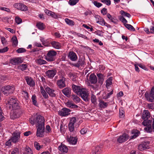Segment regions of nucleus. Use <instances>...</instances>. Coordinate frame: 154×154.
Here are the masks:
<instances>
[{
  "label": "nucleus",
  "mask_w": 154,
  "mask_h": 154,
  "mask_svg": "<svg viewBox=\"0 0 154 154\" xmlns=\"http://www.w3.org/2000/svg\"><path fill=\"white\" fill-rule=\"evenodd\" d=\"M57 52L53 50H49L48 51L45 56V59L48 61L52 62L55 60V56Z\"/></svg>",
  "instance_id": "f257e3e1"
},
{
  "label": "nucleus",
  "mask_w": 154,
  "mask_h": 154,
  "mask_svg": "<svg viewBox=\"0 0 154 154\" xmlns=\"http://www.w3.org/2000/svg\"><path fill=\"white\" fill-rule=\"evenodd\" d=\"M9 105V108L11 110H15L18 109L19 106L17 101L15 98H11L8 101Z\"/></svg>",
  "instance_id": "f03ea898"
},
{
  "label": "nucleus",
  "mask_w": 154,
  "mask_h": 154,
  "mask_svg": "<svg viewBox=\"0 0 154 154\" xmlns=\"http://www.w3.org/2000/svg\"><path fill=\"white\" fill-rule=\"evenodd\" d=\"M78 95H80L85 101L88 102L89 101V93L86 88H82Z\"/></svg>",
  "instance_id": "7ed1b4c3"
},
{
  "label": "nucleus",
  "mask_w": 154,
  "mask_h": 154,
  "mask_svg": "<svg viewBox=\"0 0 154 154\" xmlns=\"http://www.w3.org/2000/svg\"><path fill=\"white\" fill-rule=\"evenodd\" d=\"M146 100L148 102H152L154 101V87L151 89L150 93L146 92L145 94Z\"/></svg>",
  "instance_id": "20e7f679"
},
{
  "label": "nucleus",
  "mask_w": 154,
  "mask_h": 154,
  "mask_svg": "<svg viewBox=\"0 0 154 154\" xmlns=\"http://www.w3.org/2000/svg\"><path fill=\"white\" fill-rule=\"evenodd\" d=\"M15 90L14 86L7 85L3 87L2 89V92L4 94L7 95L10 93H13Z\"/></svg>",
  "instance_id": "39448f33"
},
{
  "label": "nucleus",
  "mask_w": 154,
  "mask_h": 154,
  "mask_svg": "<svg viewBox=\"0 0 154 154\" xmlns=\"http://www.w3.org/2000/svg\"><path fill=\"white\" fill-rule=\"evenodd\" d=\"M45 119L42 116L38 115L35 119V124L36 126L45 125Z\"/></svg>",
  "instance_id": "423d86ee"
},
{
  "label": "nucleus",
  "mask_w": 154,
  "mask_h": 154,
  "mask_svg": "<svg viewBox=\"0 0 154 154\" xmlns=\"http://www.w3.org/2000/svg\"><path fill=\"white\" fill-rule=\"evenodd\" d=\"M37 132L36 135L38 137H43L44 136V133L45 132V125L36 126Z\"/></svg>",
  "instance_id": "0eeeda50"
},
{
  "label": "nucleus",
  "mask_w": 154,
  "mask_h": 154,
  "mask_svg": "<svg viewBox=\"0 0 154 154\" xmlns=\"http://www.w3.org/2000/svg\"><path fill=\"white\" fill-rule=\"evenodd\" d=\"M14 7L18 10L23 11H25L28 10L27 7L24 4L22 3H16L14 5Z\"/></svg>",
  "instance_id": "6e6552de"
},
{
  "label": "nucleus",
  "mask_w": 154,
  "mask_h": 154,
  "mask_svg": "<svg viewBox=\"0 0 154 154\" xmlns=\"http://www.w3.org/2000/svg\"><path fill=\"white\" fill-rule=\"evenodd\" d=\"M149 143L150 142L149 141H144L138 146V149L141 151L148 149L149 148Z\"/></svg>",
  "instance_id": "1a4fd4ad"
},
{
  "label": "nucleus",
  "mask_w": 154,
  "mask_h": 154,
  "mask_svg": "<svg viewBox=\"0 0 154 154\" xmlns=\"http://www.w3.org/2000/svg\"><path fill=\"white\" fill-rule=\"evenodd\" d=\"M20 138V133L19 132L14 133L12 136L10 138L11 140V142L13 143H17L19 141Z\"/></svg>",
  "instance_id": "9d476101"
},
{
  "label": "nucleus",
  "mask_w": 154,
  "mask_h": 154,
  "mask_svg": "<svg viewBox=\"0 0 154 154\" xmlns=\"http://www.w3.org/2000/svg\"><path fill=\"white\" fill-rule=\"evenodd\" d=\"M70 110L66 108H63L61 110L58 111V115L62 116H66L69 114Z\"/></svg>",
  "instance_id": "9b49d317"
},
{
  "label": "nucleus",
  "mask_w": 154,
  "mask_h": 154,
  "mask_svg": "<svg viewBox=\"0 0 154 154\" xmlns=\"http://www.w3.org/2000/svg\"><path fill=\"white\" fill-rule=\"evenodd\" d=\"M128 138V135L126 134H124L118 138L117 141L119 143H122L127 140Z\"/></svg>",
  "instance_id": "f8f14e48"
},
{
  "label": "nucleus",
  "mask_w": 154,
  "mask_h": 154,
  "mask_svg": "<svg viewBox=\"0 0 154 154\" xmlns=\"http://www.w3.org/2000/svg\"><path fill=\"white\" fill-rule=\"evenodd\" d=\"M65 80V78L63 77L57 81V85L60 88H62L66 86Z\"/></svg>",
  "instance_id": "ddd939ff"
},
{
  "label": "nucleus",
  "mask_w": 154,
  "mask_h": 154,
  "mask_svg": "<svg viewBox=\"0 0 154 154\" xmlns=\"http://www.w3.org/2000/svg\"><path fill=\"white\" fill-rule=\"evenodd\" d=\"M45 90L50 96L52 97H56V94L55 93V91L54 90L47 86L45 88Z\"/></svg>",
  "instance_id": "4468645a"
},
{
  "label": "nucleus",
  "mask_w": 154,
  "mask_h": 154,
  "mask_svg": "<svg viewBox=\"0 0 154 154\" xmlns=\"http://www.w3.org/2000/svg\"><path fill=\"white\" fill-rule=\"evenodd\" d=\"M45 12L48 15L51 16L52 17L57 19L58 18V15L54 12H52L48 9H46L45 10Z\"/></svg>",
  "instance_id": "2eb2a0df"
},
{
  "label": "nucleus",
  "mask_w": 154,
  "mask_h": 154,
  "mask_svg": "<svg viewBox=\"0 0 154 154\" xmlns=\"http://www.w3.org/2000/svg\"><path fill=\"white\" fill-rule=\"evenodd\" d=\"M68 56L69 58L73 61H75L77 59V55L73 51L69 52Z\"/></svg>",
  "instance_id": "dca6fc26"
},
{
  "label": "nucleus",
  "mask_w": 154,
  "mask_h": 154,
  "mask_svg": "<svg viewBox=\"0 0 154 154\" xmlns=\"http://www.w3.org/2000/svg\"><path fill=\"white\" fill-rule=\"evenodd\" d=\"M56 70L55 69L49 70L46 72V75L48 78H52L55 75Z\"/></svg>",
  "instance_id": "f3484780"
},
{
  "label": "nucleus",
  "mask_w": 154,
  "mask_h": 154,
  "mask_svg": "<svg viewBox=\"0 0 154 154\" xmlns=\"http://www.w3.org/2000/svg\"><path fill=\"white\" fill-rule=\"evenodd\" d=\"M82 88V86L76 85L74 84L72 85V88L73 91L78 95L79 93Z\"/></svg>",
  "instance_id": "a211bd4d"
},
{
  "label": "nucleus",
  "mask_w": 154,
  "mask_h": 154,
  "mask_svg": "<svg viewBox=\"0 0 154 154\" xmlns=\"http://www.w3.org/2000/svg\"><path fill=\"white\" fill-rule=\"evenodd\" d=\"M63 93L68 97H71V90L69 88H66L62 90Z\"/></svg>",
  "instance_id": "6ab92c4d"
},
{
  "label": "nucleus",
  "mask_w": 154,
  "mask_h": 154,
  "mask_svg": "<svg viewBox=\"0 0 154 154\" xmlns=\"http://www.w3.org/2000/svg\"><path fill=\"white\" fill-rule=\"evenodd\" d=\"M25 79L28 85L31 86H33L35 85V82L31 78L27 76L25 77Z\"/></svg>",
  "instance_id": "aec40b11"
},
{
  "label": "nucleus",
  "mask_w": 154,
  "mask_h": 154,
  "mask_svg": "<svg viewBox=\"0 0 154 154\" xmlns=\"http://www.w3.org/2000/svg\"><path fill=\"white\" fill-rule=\"evenodd\" d=\"M89 81L91 84H95L97 81L96 76L94 74H91L89 77Z\"/></svg>",
  "instance_id": "412c9836"
},
{
  "label": "nucleus",
  "mask_w": 154,
  "mask_h": 154,
  "mask_svg": "<svg viewBox=\"0 0 154 154\" xmlns=\"http://www.w3.org/2000/svg\"><path fill=\"white\" fill-rule=\"evenodd\" d=\"M23 61V60L20 58L18 57L17 58H13L11 60V62L13 65H17L19 63H22Z\"/></svg>",
  "instance_id": "4be33fe9"
},
{
  "label": "nucleus",
  "mask_w": 154,
  "mask_h": 154,
  "mask_svg": "<svg viewBox=\"0 0 154 154\" xmlns=\"http://www.w3.org/2000/svg\"><path fill=\"white\" fill-rule=\"evenodd\" d=\"M85 64L84 58H82L79 59L78 62L75 63L73 66L77 67H79L80 66H82Z\"/></svg>",
  "instance_id": "5701e85b"
},
{
  "label": "nucleus",
  "mask_w": 154,
  "mask_h": 154,
  "mask_svg": "<svg viewBox=\"0 0 154 154\" xmlns=\"http://www.w3.org/2000/svg\"><path fill=\"white\" fill-rule=\"evenodd\" d=\"M51 44L54 48L57 49H60L61 47V43L56 41H52Z\"/></svg>",
  "instance_id": "b1692460"
},
{
  "label": "nucleus",
  "mask_w": 154,
  "mask_h": 154,
  "mask_svg": "<svg viewBox=\"0 0 154 154\" xmlns=\"http://www.w3.org/2000/svg\"><path fill=\"white\" fill-rule=\"evenodd\" d=\"M68 142L70 144H75L77 142V139L76 137H73L71 136L67 139Z\"/></svg>",
  "instance_id": "393cba45"
},
{
  "label": "nucleus",
  "mask_w": 154,
  "mask_h": 154,
  "mask_svg": "<svg viewBox=\"0 0 154 154\" xmlns=\"http://www.w3.org/2000/svg\"><path fill=\"white\" fill-rule=\"evenodd\" d=\"M150 114L149 112L146 110H144L143 112L142 118L144 120L148 119L150 118Z\"/></svg>",
  "instance_id": "a878e982"
},
{
  "label": "nucleus",
  "mask_w": 154,
  "mask_h": 154,
  "mask_svg": "<svg viewBox=\"0 0 154 154\" xmlns=\"http://www.w3.org/2000/svg\"><path fill=\"white\" fill-rule=\"evenodd\" d=\"M97 75L98 78V83L101 85H102L104 80V76L103 74L101 73H97Z\"/></svg>",
  "instance_id": "bb28decb"
},
{
  "label": "nucleus",
  "mask_w": 154,
  "mask_h": 154,
  "mask_svg": "<svg viewBox=\"0 0 154 154\" xmlns=\"http://www.w3.org/2000/svg\"><path fill=\"white\" fill-rule=\"evenodd\" d=\"M58 149L61 152L66 153L68 151V148L64 144H61L58 147Z\"/></svg>",
  "instance_id": "cd10ccee"
},
{
  "label": "nucleus",
  "mask_w": 154,
  "mask_h": 154,
  "mask_svg": "<svg viewBox=\"0 0 154 154\" xmlns=\"http://www.w3.org/2000/svg\"><path fill=\"white\" fill-rule=\"evenodd\" d=\"M106 15L107 18L110 20L111 22L114 23H117V20L113 17L109 13H107Z\"/></svg>",
  "instance_id": "c85d7f7f"
},
{
  "label": "nucleus",
  "mask_w": 154,
  "mask_h": 154,
  "mask_svg": "<svg viewBox=\"0 0 154 154\" xmlns=\"http://www.w3.org/2000/svg\"><path fill=\"white\" fill-rule=\"evenodd\" d=\"M132 133L134 134L131 136V138L134 139L136 138L140 134V132L137 130H133L132 131Z\"/></svg>",
  "instance_id": "c756f323"
},
{
  "label": "nucleus",
  "mask_w": 154,
  "mask_h": 154,
  "mask_svg": "<svg viewBox=\"0 0 154 154\" xmlns=\"http://www.w3.org/2000/svg\"><path fill=\"white\" fill-rule=\"evenodd\" d=\"M66 106L67 107L71 108H77L78 107V106L70 102H67L66 103Z\"/></svg>",
  "instance_id": "7c9ffc66"
},
{
  "label": "nucleus",
  "mask_w": 154,
  "mask_h": 154,
  "mask_svg": "<svg viewBox=\"0 0 154 154\" xmlns=\"http://www.w3.org/2000/svg\"><path fill=\"white\" fill-rule=\"evenodd\" d=\"M152 118L151 120L150 119L149 120L148 119L144 120V121L142 122V124L144 126H147L151 125L152 121Z\"/></svg>",
  "instance_id": "2f4dec72"
},
{
  "label": "nucleus",
  "mask_w": 154,
  "mask_h": 154,
  "mask_svg": "<svg viewBox=\"0 0 154 154\" xmlns=\"http://www.w3.org/2000/svg\"><path fill=\"white\" fill-rule=\"evenodd\" d=\"M108 103L105 102L103 101H100L99 103V107L101 108H104L108 105Z\"/></svg>",
  "instance_id": "473e14b6"
},
{
  "label": "nucleus",
  "mask_w": 154,
  "mask_h": 154,
  "mask_svg": "<svg viewBox=\"0 0 154 154\" xmlns=\"http://www.w3.org/2000/svg\"><path fill=\"white\" fill-rule=\"evenodd\" d=\"M11 40L12 41L14 47H16L18 44V41L17 37L14 35L12 38Z\"/></svg>",
  "instance_id": "72a5a7b5"
},
{
  "label": "nucleus",
  "mask_w": 154,
  "mask_h": 154,
  "mask_svg": "<svg viewBox=\"0 0 154 154\" xmlns=\"http://www.w3.org/2000/svg\"><path fill=\"white\" fill-rule=\"evenodd\" d=\"M36 62L37 64L40 65L46 64L47 63L45 60L41 59H37Z\"/></svg>",
  "instance_id": "f704fd0d"
},
{
  "label": "nucleus",
  "mask_w": 154,
  "mask_h": 154,
  "mask_svg": "<svg viewBox=\"0 0 154 154\" xmlns=\"http://www.w3.org/2000/svg\"><path fill=\"white\" fill-rule=\"evenodd\" d=\"M72 98L73 101L75 103H79L80 101V98L76 95H72Z\"/></svg>",
  "instance_id": "c9c22d12"
},
{
  "label": "nucleus",
  "mask_w": 154,
  "mask_h": 154,
  "mask_svg": "<svg viewBox=\"0 0 154 154\" xmlns=\"http://www.w3.org/2000/svg\"><path fill=\"white\" fill-rule=\"evenodd\" d=\"M75 125H72V124H68V128L70 132L74 133Z\"/></svg>",
  "instance_id": "e433bc0d"
},
{
  "label": "nucleus",
  "mask_w": 154,
  "mask_h": 154,
  "mask_svg": "<svg viewBox=\"0 0 154 154\" xmlns=\"http://www.w3.org/2000/svg\"><path fill=\"white\" fill-rule=\"evenodd\" d=\"M24 154H33V152L31 148L29 147L26 146Z\"/></svg>",
  "instance_id": "4c0bfd02"
},
{
  "label": "nucleus",
  "mask_w": 154,
  "mask_h": 154,
  "mask_svg": "<svg viewBox=\"0 0 154 154\" xmlns=\"http://www.w3.org/2000/svg\"><path fill=\"white\" fill-rule=\"evenodd\" d=\"M125 26L129 30L134 31L135 30L134 28L130 24H125Z\"/></svg>",
  "instance_id": "58836bf2"
},
{
  "label": "nucleus",
  "mask_w": 154,
  "mask_h": 154,
  "mask_svg": "<svg viewBox=\"0 0 154 154\" xmlns=\"http://www.w3.org/2000/svg\"><path fill=\"white\" fill-rule=\"evenodd\" d=\"M120 14L123 16L129 18L131 17V15L129 13L126 12L123 10L120 11Z\"/></svg>",
  "instance_id": "ea45409f"
},
{
  "label": "nucleus",
  "mask_w": 154,
  "mask_h": 154,
  "mask_svg": "<svg viewBox=\"0 0 154 154\" xmlns=\"http://www.w3.org/2000/svg\"><path fill=\"white\" fill-rule=\"evenodd\" d=\"M76 119L75 117H72L70 118L69 124H72V125H76Z\"/></svg>",
  "instance_id": "a19ab883"
},
{
  "label": "nucleus",
  "mask_w": 154,
  "mask_h": 154,
  "mask_svg": "<svg viewBox=\"0 0 154 154\" xmlns=\"http://www.w3.org/2000/svg\"><path fill=\"white\" fill-rule=\"evenodd\" d=\"M31 99L33 104L35 106H37L38 104L37 103V99L36 96L35 95H33L32 96Z\"/></svg>",
  "instance_id": "79ce46f5"
},
{
  "label": "nucleus",
  "mask_w": 154,
  "mask_h": 154,
  "mask_svg": "<svg viewBox=\"0 0 154 154\" xmlns=\"http://www.w3.org/2000/svg\"><path fill=\"white\" fill-rule=\"evenodd\" d=\"M36 26L39 29L41 30H43L44 29L43 23L40 22L37 23Z\"/></svg>",
  "instance_id": "37998d69"
},
{
  "label": "nucleus",
  "mask_w": 154,
  "mask_h": 154,
  "mask_svg": "<svg viewBox=\"0 0 154 154\" xmlns=\"http://www.w3.org/2000/svg\"><path fill=\"white\" fill-rule=\"evenodd\" d=\"M34 146L37 150H39L42 148V146L40 145L39 143L37 142H35L34 143Z\"/></svg>",
  "instance_id": "c03bdc74"
},
{
  "label": "nucleus",
  "mask_w": 154,
  "mask_h": 154,
  "mask_svg": "<svg viewBox=\"0 0 154 154\" xmlns=\"http://www.w3.org/2000/svg\"><path fill=\"white\" fill-rule=\"evenodd\" d=\"M97 98L95 95L92 94L91 96V102L95 105L97 103Z\"/></svg>",
  "instance_id": "a18cd8bd"
},
{
  "label": "nucleus",
  "mask_w": 154,
  "mask_h": 154,
  "mask_svg": "<svg viewBox=\"0 0 154 154\" xmlns=\"http://www.w3.org/2000/svg\"><path fill=\"white\" fill-rule=\"evenodd\" d=\"M27 65L26 64H23L19 66V68L22 71L26 70L27 68Z\"/></svg>",
  "instance_id": "49530a36"
},
{
  "label": "nucleus",
  "mask_w": 154,
  "mask_h": 154,
  "mask_svg": "<svg viewBox=\"0 0 154 154\" xmlns=\"http://www.w3.org/2000/svg\"><path fill=\"white\" fill-rule=\"evenodd\" d=\"M22 94L26 100L28 99V94L27 91H23L22 92Z\"/></svg>",
  "instance_id": "de8ad7c7"
},
{
  "label": "nucleus",
  "mask_w": 154,
  "mask_h": 154,
  "mask_svg": "<svg viewBox=\"0 0 154 154\" xmlns=\"http://www.w3.org/2000/svg\"><path fill=\"white\" fill-rule=\"evenodd\" d=\"M65 21L66 23L69 25L72 26L74 24V22L72 20H69L68 18H66Z\"/></svg>",
  "instance_id": "09e8293b"
},
{
  "label": "nucleus",
  "mask_w": 154,
  "mask_h": 154,
  "mask_svg": "<svg viewBox=\"0 0 154 154\" xmlns=\"http://www.w3.org/2000/svg\"><path fill=\"white\" fill-rule=\"evenodd\" d=\"M79 1V0H69L68 3L70 5L73 6L76 5Z\"/></svg>",
  "instance_id": "8fccbe9b"
},
{
  "label": "nucleus",
  "mask_w": 154,
  "mask_h": 154,
  "mask_svg": "<svg viewBox=\"0 0 154 154\" xmlns=\"http://www.w3.org/2000/svg\"><path fill=\"white\" fill-rule=\"evenodd\" d=\"M112 79L111 77H109L106 80V87L109 86L112 84Z\"/></svg>",
  "instance_id": "3c124183"
},
{
  "label": "nucleus",
  "mask_w": 154,
  "mask_h": 154,
  "mask_svg": "<svg viewBox=\"0 0 154 154\" xmlns=\"http://www.w3.org/2000/svg\"><path fill=\"white\" fill-rule=\"evenodd\" d=\"M144 130L146 131L147 132H151L152 131V128L151 125L147 126L146 127L144 128Z\"/></svg>",
  "instance_id": "603ef678"
},
{
  "label": "nucleus",
  "mask_w": 154,
  "mask_h": 154,
  "mask_svg": "<svg viewBox=\"0 0 154 154\" xmlns=\"http://www.w3.org/2000/svg\"><path fill=\"white\" fill-rule=\"evenodd\" d=\"M119 19L122 22L124 23V25L125 24H126V23L128 22L122 16H119Z\"/></svg>",
  "instance_id": "864d4df0"
},
{
  "label": "nucleus",
  "mask_w": 154,
  "mask_h": 154,
  "mask_svg": "<svg viewBox=\"0 0 154 154\" xmlns=\"http://www.w3.org/2000/svg\"><path fill=\"white\" fill-rule=\"evenodd\" d=\"M15 20L17 23L18 24L22 22V19L18 16H16L15 17Z\"/></svg>",
  "instance_id": "5fc2aeb1"
},
{
  "label": "nucleus",
  "mask_w": 154,
  "mask_h": 154,
  "mask_svg": "<svg viewBox=\"0 0 154 154\" xmlns=\"http://www.w3.org/2000/svg\"><path fill=\"white\" fill-rule=\"evenodd\" d=\"M16 51L18 53H21L25 52L26 51V50L24 48H20L17 49V50Z\"/></svg>",
  "instance_id": "6e6d98bb"
},
{
  "label": "nucleus",
  "mask_w": 154,
  "mask_h": 154,
  "mask_svg": "<svg viewBox=\"0 0 154 154\" xmlns=\"http://www.w3.org/2000/svg\"><path fill=\"white\" fill-rule=\"evenodd\" d=\"M125 113L124 111L123 110V108H122L119 109V116L120 117L122 118L123 117Z\"/></svg>",
  "instance_id": "4d7b16f0"
},
{
  "label": "nucleus",
  "mask_w": 154,
  "mask_h": 154,
  "mask_svg": "<svg viewBox=\"0 0 154 154\" xmlns=\"http://www.w3.org/2000/svg\"><path fill=\"white\" fill-rule=\"evenodd\" d=\"M101 1L102 3L105 4L108 6H109L111 4V1L109 0H101Z\"/></svg>",
  "instance_id": "13d9d810"
},
{
  "label": "nucleus",
  "mask_w": 154,
  "mask_h": 154,
  "mask_svg": "<svg viewBox=\"0 0 154 154\" xmlns=\"http://www.w3.org/2000/svg\"><path fill=\"white\" fill-rule=\"evenodd\" d=\"M93 4L96 7L98 8L102 5V4L101 3L96 1L94 2Z\"/></svg>",
  "instance_id": "bf43d9fd"
},
{
  "label": "nucleus",
  "mask_w": 154,
  "mask_h": 154,
  "mask_svg": "<svg viewBox=\"0 0 154 154\" xmlns=\"http://www.w3.org/2000/svg\"><path fill=\"white\" fill-rule=\"evenodd\" d=\"M8 48L7 47H5L2 49H0V53H3L7 51L8 50Z\"/></svg>",
  "instance_id": "052dcab7"
},
{
  "label": "nucleus",
  "mask_w": 154,
  "mask_h": 154,
  "mask_svg": "<svg viewBox=\"0 0 154 154\" xmlns=\"http://www.w3.org/2000/svg\"><path fill=\"white\" fill-rule=\"evenodd\" d=\"M19 149L18 148H15L12 151L11 154H18Z\"/></svg>",
  "instance_id": "680f3d73"
},
{
  "label": "nucleus",
  "mask_w": 154,
  "mask_h": 154,
  "mask_svg": "<svg viewBox=\"0 0 154 154\" xmlns=\"http://www.w3.org/2000/svg\"><path fill=\"white\" fill-rule=\"evenodd\" d=\"M96 20V23H98L99 22H100V21L102 19V18L101 17H100V16L97 15H96L95 17Z\"/></svg>",
  "instance_id": "e2e57ef3"
},
{
  "label": "nucleus",
  "mask_w": 154,
  "mask_h": 154,
  "mask_svg": "<svg viewBox=\"0 0 154 154\" xmlns=\"http://www.w3.org/2000/svg\"><path fill=\"white\" fill-rule=\"evenodd\" d=\"M11 142V140L10 138V139L6 142V146L8 147L11 146L12 145Z\"/></svg>",
  "instance_id": "0e129e2a"
},
{
  "label": "nucleus",
  "mask_w": 154,
  "mask_h": 154,
  "mask_svg": "<svg viewBox=\"0 0 154 154\" xmlns=\"http://www.w3.org/2000/svg\"><path fill=\"white\" fill-rule=\"evenodd\" d=\"M88 131V129L86 128H83L82 129L80 132L82 134H84L86 133Z\"/></svg>",
  "instance_id": "69168bd1"
},
{
  "label": "nucleus",
  "mask_w": 154,
  "mask_h": 154,
  "mask_svg": "<svg viewBox=\"0 0 154 154\" xmlns=\"http://www.w3.org/2000/svg\"><path fill=\"white\" fill-rule=\"evenodd\" d=\"M101 12L103 15H105L107 14V10L106 8H103L101 10Z\"/></svg>",
  "instance_id": "338daca9"
},
{
  "label": "nucleus",
  "mask_w": 154,
  "mask_h": 154,
  "mask_svg": "<svg viewBox=\"0 0 154 154\" xmlns=\"http://www.w3.org/2000/svg\"><path fill=\"white\" fill-rule=\"evenodd\" d=\"M100 22L98 23L100 24L102 26H104L105 25V24L106 23L105 22L104 19L102 18V19L100 20L99 21Z\"/></svg>",
  "instance_id": "774afa93"
}]
</instances>
